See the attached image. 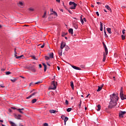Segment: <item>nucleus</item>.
<instances>
[{"label": "nucleus", "mask_w": 126, "mask_h": 126, "mask_svg": "<svg viewBox=\"0 0 126 126\" xmlns=\"http://www.w3.org/2000/svg\"><path fill=\"white\" fill-rule=\"evenodd\" d=\"M102 44L103 45L105 52H103V58L102 60V62H105L106 61V58H107V56H108V48H107L106 44H105V43L103 42Z\"/></svg>", "instance_id": "nucleus-1"}, {"label": "nucleus", "mask_w": 126, "mask_h": 126, "mask_svg": "<svg viewBox=\"0 0 126 126\" xmlns=\"http://www.w3.org/2000/svg\"><path fill=\"white\" fill-rule=\"evenodd\" d=\"M110 102H118L119 97L117 94H113V95H110Z\"/></svg>", "instance_id": "nucleus-2"}, {"label": "nucleus", "mask_w": 126, "mask_h": 126, "mask_svg": "<svg viewBox=\"0 0 126 126\" xmlns=\"http://www.w3.org/2000/svg\"><path fill=\"white\" fill-rule=\"evenodd\" d=\"M117 102L110 101L108 106V108H109V109H112V108L116 107V106H117Z\"/></svg>", "instance_id": "nucleus-3"}, {"label": "nucleus", "mask_w": 126, "mask_h": 126, "mask_svg": "<svg viewBox=\"0 0 126 126\" xmlns=\"http://www.w3.org/2000/svg\"><path fill=\"white\" fill-rule=\"evenodd\" d=\"M69 5H71L70 8L71 9H75V7H76V4L74 2L70 1L69 3Z\"/></svg>", "instance_id": "nucleus-4"}, {"label": "nucleus", "mask_w": 126, "mask_h": 126, "mask_svg": "<svg viewBox=\"0 0 126 126\" xmlns=\"http://www.w3.org/2000/svg\"><path fill=\"white\" fill-rule=\"evenodd\" d=\"M57 82H55V81H52V85L54 86L53 88L52 87L50 88V89L51 90H55L57 89Z\"/></svg>", "instance_id": "nucleus-5"}, {"label": "nucleus", "mask_w": 126, "mask_h": 126, "mask_svg": "<svg viewBox=\"0 0 126 126\" xmlns=\"http://www.w3.org/2000/svg\"><path fill=\"white\" fill-rule=\"evenodd\" d=\"M126 111H120L119 115V118H124V116H125V114H126Z\"/></svg>", "instance_id": "nucleus-6"}, {"label": "nucleus", "mask_w": 126, "mask_h": 126, "mask_svg": "<svg viewBox=\"0 0 126 126\" xmlns=\"http://www.w3.org/2000/svg\"><path fill=\"white\" fill-rule=\"evenodd\" d=\"M36 94H38V92H34V93H33V94H31L30 96L27 97V99H30V98L32 97V96H35V95H36Z\"/></svg>", "instance_id": "nucleus-7"}, {"label": "nucleus", "mask_w": 126, "mask_h": 126, "mask_svg": "<svg viewBox=\"0 0 126 126\" xmlns=\"http://www.w3.org/2000/svg\"><path fill=\"white\" fill-rule=\"evenodd\" d=\"M65 47V42H62L61 44V49L63 50Z\"/></svg>", "instance_id": "nucleus-8"}, {"label": "nucleus", "mask_w": 126, "mask_h": 126, "mask_svg": "<svg viewBox=\"0 0 126 126\" xmlns=\"http://www.w3.org/2000/svg\"><path fill=\"white\" fill-rule=\"evenodd\" d=\"M71 66L73 68H74V69H76L77 70H81V68H80L79 67L74 65H72Z\"/></svg>", "instance_id": "nucleus-9"}, {"label": "nucleus", "mask_w": 126, "mask_h": 126, "mask_svg": "<svg viewBox=\"0 0 126 126\" xmlns=\"http://www.w3.org/2000/svg\"><path fill=\"white\" fill-rule=\"evenodd\" d=\"M18 5L21 8H23V3L22 2L19 1Z\"/></svg>", "instance_id": "nucleus-10"}, {"label": "nucleus", "mask_w": 126, "mask_h": 126, "mask_svg": "<svg viewBox=\"0 0 126 126\" xmlns=\"http://www.w3.org/2000/svg\"><path fill=\"white\" fill-rule=\"evenodd\" d=\"M17 111H18V112H19V113H20L21 114H24L23 111H24V108L18 109H17Z\"/></svg>", "instance_id": "nucleus-11"}, {"label": "nucleus", "mask_w": 126, "mask_h": 126, "mask_svg": "<svg viewBox=\"0 0 126 126\" xmlns=\"http://www.w3.org/2000/svg\"><path fill=\"white\" fill-rule=\"evenodd\" d=\"M49 56V59H53L54 58V53H50L48 54Z\"/></svg>", "instance_id": "nucleus-12"}, {"label": "nucleus", "mask_w": 126, "mask_h": 126, "mask_svg": "<svg viewBox=\"0 0 126 126\" xmlns=\"http://www.w3.org/2000/svg\"><path fill=\"white\" fill-rule=\"evenodd\" d=\"M103 85H102L101 87L100 86H98V89L97 90V92H100V90H102V88H103Z\"/></svg>", "instance_id": "nucleus-13"}, {"label": "nucleus", "mask_w": 126, "mask_h": 126, "mask_svg": "<svg viewBox=\"0 0 126 126\" xmlns=\"http://www.w3.org/2000/svg\"><path fill=\"white\" fill-rule=\"evenodd\" d=\"M42 18H47V11H45L43 15L42 16Z\"/></svg>", "instance_id": "nucleus-14"}, {"label": "nucleus", "mask_w": 126, "mask_h": 126, "mask_svg": "<svg viewBox=\"0 0 126 126\" xmlns=\"http://www.w3.org/2000/svg\"><path fill=\"white\" fill-rule=\"evenodd\" d=\"M68 32L70 34H71V35H73V29H69Z\"/></svg>", "instance_id": "nucleus-15"}, {"label": "nucleus", "mask_w": 126, "mask_h": 126, "mask_svg": "<svg viewBox=\"0 0 126 126\" xmlns=\"http://www.w3.org/2000/svg\"><path fill=\"white\" fill-rule=\"evenodd\" d=\"M124 95V88L121 87L120 91V95Z\"/></svg>", "instance_id": "nucleus-16"}, {"label": "nucleus", "mask_w": 126, "mask_h": 126, "mask_svg": "<svg viewBox=\"0 0 126 126\" xmlns=\"http://www.w3.org/2000/svg\"><path fill=\"white\" fill-rule=\"evenodd\" d=\"M42 65L44 66V71H46L47 70V65L45 63H43Z\"/></svg>", "instance_id": "nucleus-17"}, {"label": "nucleus", "mask_w": 126, "mask_h": 126, "mask_svg": "<svg viewBox=\"0 0 126 126\" xmlns=\"http://www.w3.org/2000/svg\"><path fill=\"white\" fill-rule=\"evenodd\" d=\"M67 121H68V118L67 117H64V123L65 126L66 125V122H67Z\"/></svg>", "instance_id": "nucleus-18"}, {"label": "nucleus", "mask_w": 126, "mask_h": 126, "mask_svg": "<svg viewBox=\"0 0 126 126\" xmlns=\"http://www.w3.org/2000/svg\"><path fill=\"white\" fill-rule=\"evenodd\" d=\"M70 86H71V88L72 89V90H73V89H74V86L73 85V81L70 82Z\"/></svg>", "instance_id": "nucleus-19"}, {"label": "nucleus", "mask_w": 126, "mask_h": 126, "mask_svg": "<svg viewBox=\"0 0 126 126\" xmlns=\"http://www.w3.org/2000/svg\"><path fill=\"white\" fill-rule=\"evenodd\" d=\"M9 123H10L11 126H17L15 123L12 122V121H9Z\"/></svg>", "instance_id": "nucleus-20"}, {"label": "nucleus", "mask_w": 126, "mask_h": 126, "mask_svg": "<svg viewBox=\"0 0 126 126\" xmlns=\"http://www.w3.org/2000/svg\"><path fill=\"white\" fill-rule=\"evenodd\" d=\"M120 97L122 100H125L126 99V97H125V94L120 95Z\"/></svg>", "instance_id": "nucleus-21"}, {"label": "nucleus", "mask_w": 126, "mask_h": 126, "mask_svg": "<svg viewBox=\"0 0 126 126\" xmlns=\"http://www.w3.org/2000/svg\"><path fill=\"white\" fill-rule=\"evenodd\" d=\"M10 80L12 82H15V81H16V80H17V79H16L15 78H13L12 79H11Z\"/></svg>", "instance_id": "nucleus-22"}, {"label": "nucleus", "mask_w": 126, "mask_h": 126, "mask_svg": "<svg viewBox=\"0 0 126 126\" xmlns=\"http://www.w3.org/2000/svg\"><path fill=\"white\" fill-rule=\"evenodd\" d=\"M56 112L57 111L55 110H50V113L51 114H56Z\"/></svg>", "instance_id": "nucleus-23"}, {"label": "nucleus", "mask_w": 126, "mask_h": 126, "mask_svg": "<svg viewBox=\"0 0 126 126\" xmlns=\"http://www.w3.org/2000/svg\"><path fill=\"white\" fill-rule=\"evenodd\" d=\"M15 58H16V59H17V60H20V59H21V58H23V57H24L23 56V55H21V56H15Z\"/></svg>", "instance_id": "nucleus-24"}, {"label": "nucleus", "mask_w": 126, "mask_h": 126, "mask_svg": "<svg viewBox=\"0 0 126 126\" xmlns=\"http://www.w3.org/2000/svg\"><path fill=\"white\" fill-rule=\"evenodd\" d=\"M100 31H103V24L101 22H100Z\"/></svg>", "instance_id": "nucleus-25"}, {"label": "nucleus", "mask_w": 126, "mask_h": 126, "mask_svg": "<svg viewBox=\"0 0 126 126\" xmlns=\"http://www.w3.org/2000/svg\"><path fill=\"white\" fill-rule=\"evenodd\" d=\"M107 32H108L109 34H112V32L111 31V28H108L107 29Z\"/></svg>", "instance_id": "nucleus-26"}, {"label": "nucleus", "mask_w": 126, "mask_h": 126, "mask_svg": "<svg viewBox=\"0 0 126 126\" xmlns=\"http://www.w3.org/2000/svg\"><path fill=\"white\" fill-rule=\"evenodd\" d=\"M52 14H54L56 16H58V13H57L56 11H53V13H51L50 15H52Z\"/></svg>", "instance_id": "nucleus-27"}, {"label": "nucleus", "mask_w": 126, "mask_h": 126, "mask_svg": "<svg viewBox=\"0 0 126 126\" xmlns=\"http://www.w3.org/2000/svg\"><path fill=\"white\" fill-rule=\"evenodd\" d=\"M37 102V99L36 98H34L32 100V104H34V103H36Z\"/></svg>", "instance_id": "nucleus-28"}, {"label": "nucleus", "mask_w": 126, "mask_h": 126, "mask_svg": "<svg viewBox=\"0 0 126 126\" xmlns=\"http://www.w3.org/2000/svg\"><path fill=\"white\" fill-rule=\"evenodd\" d=\"M73 24L74 25V27L75 28V29H77L78 28V26H77V24H73Z\"/></svg>", "instance_id": "nucleus-29"}, {"label": "nucleus", "mask_w": 126, "mask_h": 126, "mask_svg": "<svg viewBox=\"0 0 126 126\" xmlns=\"http://www.w3.org/2000/svg\"><path fill=\"white\" fill-rule=\"evenodd\" d=\"M59 56H62L63 55V50H61L60 51H59Z\"/></svg>", "instance_id": "nucleus-30"}, {"label": "nucleus", "mask_w": 126, "mask_h": 126, "mask_svg": "<svg viewBox=\"0 0 126 126\" xmlns=\"http://www.w3.org/2000/svg\"><path fill=\"white\" fill-rule=\"evenodd\" d=\"M97 111H100V110H101V105H100V104H98V105H97Z\"/></svg>", "instance_id": "nucleus-31"}, {"label": "nucleus", "mask_w": 126, "mask_h": 126, "mask_svg": "<svg viewBox=\"0 0 126 126\" xmlns=\"http://www.w3.org/2000/svg\"><path fill=\"white\" fill-rule=\"evenodd\" d=\"M28 10H29V11L32 12V11H34V8H29L28 9Z\"/></svg>", "instance_id": "nucleus-32"}, {"label": "nucleus", "mask_w": 126, "mask_h": 126, "mask_svg": "<svg viewBox=\"0 0 126 126\" xmlns=\"http://www.w3.org/2000/svg\"><path fill=\"white\" fill-rule=\"evenodd\" d=\"M105 7L106 8H107V9L111 11V8H110V6H109V5H105Z\"/></svg>", "instance_id": "nucleus-33"}, {"label": "nucleus", "mask_w": 126, "mask_h": 126, "mask_svg": "<svg viewBox=\"0 0 126 126\" xmlns=\"http://www.w3.org/2000/svg\"><path fill=\"white\" fill-rule=\"evenodd\" d=\"M42 82H43L42 81H38L35 82L34 84H40V83H42Z\"/></svg>", "instance_id": "nucleus-34"}, {"label": "nucleus", "mask_w": 126, "mask_h": 126, "mask_svg": "<svg viewBox=\"0 0 126 126\" xmlns=\"http://www.w3.org/2000/svg\"><path fill=\"white\" fill-rule=\"evenodd\" d=\"M69 49H70L69 48V47H68V46H65V51H66V52H67V51H68V50H69Z\"/></svg>", "instance_id": "nucleus-35"}, {"label": "nucleus", "mask_w": 126, "mask_h": 126, "mask_svg": "<svg viewBox=\"0 0 126 126\" xmlns=\"http://www.w3.org/2000/svg\"><path fill=\"white\" fill-rule=\"evenodd\" d=\"M44 58L46 61H49V60H50V57L47 56H44Z\"/></svg>", "instance_id": "nucleus-36"}, {"label": "nucleus", "mask_w": 126, "mask_h": 126, "mask_svg": "<svg viewBox=\"0 0 126 126\" xmlns=\"http://www.w3.org/2000/svg\"><path fill=\"white\" fill-rule=\"evenodd\" d=\"M20 118H21V116L20 115H18L17 116L16 119H17V120H20Z\"/></svg>", "instance_id": "nucleus-37"}, {"label": "nucleus", "mask_w": 126, "mask_h": 126, "mask_svg": "<svg viewBox=\"0 0 126 126\" xmlns=\"http://www.w3.org/2000/svg\"><path fill=\"white\" fill-rule=\"evenodd\" d=\"M14 53H15V54H14L15 57H17V55H16L17 54V52H16V48L14 49Z\"/></svg>", "instance_id": "nucleus-38"}, {"label": "nucleus", "mask_w": 126, "mask_h": 126, "mask_svg": "<svg viewBox=\"0 0 126 126\" xmlns=\"http://www.w3.org/2000/svg\"><path fill=\"white\" fill-rule=\"evenodd\" d=\"M121 37H122V40H125V39H126V36L124 35V34H122Z\"/></svg>", "instance_id": "nucleus-39"}, {"label": "nucleus", "mask_w": 126, "mask_h": 126, "mask_svg": "<svg viewBox=\"0 0 126 126\" xmlns=\"http://www.w3.org/2000/svg\"><path fill=\"white\" fill-rule=\"evenodd\" d=\"M71 110H72V108H68L67 109L66 111H67V112H70V111H71Z\"/></svg>", "instance_id": "nucleus-40"}, {"label": "nucleus", "mask_w": 126, "mask_h": 126, "mask_svg": "<svg viewBox=\"0 0 126 126\" xmlns=\"http://www.w3.org/2000/svg\"><path fill=\"white\" fill-rule=\"evenodd\" d=\"M6 75H9V74H11V72H10L9 71H7V72H6Z\"/></svg>", "instance_id": "nucleus-41"}, {"label": "nucleus", "mask_w": 126, "mask_h": 126, "mask_svg": "<svg viewBox=\"0 0 126 126\" xmlns=\"http://www.w3.org/2000/svg\"><path fill=\"white\" fill-rule=\"evenodd\" d=\"M104 33L105 36L108 37V35L107 34V33H106V31H105V30L104 31Z\"/></svg>", "instance_id": "nucleus-42"}, {"label": "nucleus", "mask_w": 126, "mask_h": 126, "mask_svg": "<svg viewBox=\"0 0 126 126\" xmlns=\"http://www.w3.org/2000/svg\"><path fill=\"white\" fill-rule=\"evenodd\" d=\"M32 72H36V69L35 68H33L32 69Z\"/></svg>", "instance_id": "nucleus-43"}, {"label": "nucleus", "mask_w": 126, "mask_h": 126, "mask_svg": "<svg viewBox=\"0 0 126 126\" xmlns=\"http://www.w3.org/2000/svg\"><path fill=\"white\" fill-rule=\"evenodd\" d=\"M0 87H1L2 88H4V87H5L4 86H3V84H0Z\"/></svg>", "instance_id": "nucleus-44"}, {"label": "nucleus", "mask_w": 126, "mask_h": 126, "mask_svg": "<svg viewBox=\"0 0 126 126\" xmlns=\"http://www.w3.org/2000/svg\"><path fill=\"white\" fill-rule=\"evenodd\" d=\"M44 47H45L44 43H43V45L40 46V48H44Z\"/></svg>", "instance_id": "nucleus-45"}, {"label": "nucleus", "mask_w": 126, "mask_h": 126, "mask_svg": "<svg viewBox=\"0 0 126 126\" xmlns=\"http://www.w3.org/2000/svg\"><path fill=\"white\" fill-rule=\"evenodd\" d=\"M49 126V125H48V124H47V123H44L43 124V126Z\"/></svg>", "instance_id": "nucleus-46"}, {"label": "nucleus", "mask_w": 126, "mask_h": 126, "mask_svg": "<svg viewBox=\"0 0 126 126\" xmlns=\"http://www.w3.org/2000/svg\"><path fill=\"white\" fill-rule=\"evenodd\" d=\"M65 104L66 105H68V101L67 100H65Z\"/></svg>", "instance_id": "nucleus-47"}, {"label": "nucleus", "mask_w": 126, "mask_h": 126, "mask_svg": "<svg viewBox=\"0 0 126 126\" xmlns=\"http://www.w3.org/2000/svg\"><path fill=\"white\" fill-rule=\"evenodd\" d=\"M11 108L12 109V110H17V109H16V108L13 107H12Z\"/></svg>", "instance_id": "nucleus-48"}, {"label": "nucleus", "mask_w": 126, "mask_h": 126, "mask_svg": "<svg viewBox=\"0 0 126 126\" xmlns=\"http://www.w3.org/2000/svg\"><path fill=\"white\" fill-rule=\"evenodd\" d=\"M126 32V30H123V31H122V33H123V34H125V32Z\"/></svg>", "instance_id": "nucleus-49"}, {"label": "nucleus", "mask_w": 126, "mask_h": 126, "mask_svg": "<svg viewBox=\"0 0 126 126\" xmlns=\"http://www.w3.org/2000/svg\"><path fill=\"white\" fill-rule=\"evenodd\" d=\"M81 22L82 24H83V23H84V21H83V20L82 19H81Z\"/></svg>", "instance_id": "nucleus-50"}, {"label": "nucleus", "mask_w": 126, "mask_h": 126, "mask_svg": "<svg viewBox=\"0 0 126 126\" xmlns=\"http://www.w3.org/2000/svg\"><path fill=\"white\" fill-rule=\"evenodd\" d=\"M68 12H69V13H70V14H72V12H71V11H70V10H68Z\"/></svg>", "instance_id": "nucleus-51"}, {"label": "nucleus", "mask_w": 126, "mask_h": 126, "mask_svg": "<svg viewBox=\"0 0 126 126\" xmlns=\"http://www.w3.org/2000/svg\"><path fill=\"white\" fill-rule=\"evenodd\" d=\"M96 14L97 16H99V12H96Z\"/></svg>", "instance_id": "nucleus-52"}, {"label": "nucleus", "mask_w": 126, "mask_h": 126, "mask_svg": "<svg viewBox=\"0 0 126 126\" xmlns=\"http://www.w3.org/2000/svg\"><path fill=\"white\" fill-rule=\"evenodd\" d=\"M32 58L33 60H36V57H35V56H32Z\"/></svg>", "instance_id": "nucleus-53"}, {"label": "nucleus", "mask_w": 126, "mask_h": 126, "mask_svg": "<svg viewBox=\"0 0 126 126\" xmlns=\"http://www.w3.org/2000/svg\"><path fill=\"white\" fill-rule=\"evenodd\" d=\"M39 68H41L42 67V64H39Z\"/></svg>", "instance_id": "nucleus-54"}, {"label": "nucleus", "mask_w": 126, "mask_h": 126, "mask_svg": "<svg viewBox=\"0 0 126 126\" xmlns=\"http://www.w3.org/2000/svg\"><path fill=\"white\" fill-rule=\"evenodd\" d=\"M56 1H57V2H60L61 0H56Z\"/></svg>", "instance_id": "nucleus-55"}, {"label": "nucleus", "mask_w": 126, "mask_h": 126, "mask_svg": "<svg viewBox=\"0 0 126 126\" xmlns=\"http://www.w3.org/2000/svg\"><path fill=\"white\" fill-rule=\"evenodd\" d=\"M83 20H84V21H85V22H86V19L85 18H83Z\"/></svg>", "instance_id": "nucleus-56"}, {"label": "nucleus", "mask_w": 126, "mask_h": 126, "mask_svg": "<svg viewBox=\"0 0 126 126\" xmlns=\"http://www.w3.org/2000/svg\"><path fill=\"white\" fill-rule=\"evenodd\" d=\"M79 108L80 109V108H81V104H79Z\"/></svg>", "instance_id": "nucleus-57"}, {"label": "nucleus", "mask_w": 126, "mask_h": 126, "mask_svg": "<svg viewBox=\"0 0 126 126\" xmlns=\"http://www.w3.org/2000/svg\"><path fill=\"white\" fill-rule=\"evenodd\" d=\"M57 68H58V70H60V69H61V68H60L59 66H57Z\"/></svg>", "instance_id": "nucleus-58"}, {"label": "nucleus", "mask_w": 126, "mask_h": 126, "mask_svg": "<svg viewBox=\"0 0 126 126\" xmlns=\"http://www.w3.org/2000/svg\"><path fill=\"white\" fill-rule=\"evenodd\" d=\"M96 3H97V4H101V3L99 2H97Z\"/></svg>", "instance_id": "nucleus-59"}, {"label": "nucleus", "mask_w": 126, "mask_h": 126, "mask_svg": "<svg viewBox=\"0 0 126 126\" xmlns=\"http://www.w3.org/2000/svg\"><path fill=\"white\" fill-rule=\"evenodd\" d=\"M0 123H3V120H0Z\"/></svg>", "instance_id": "nucleus-60"}, {"label": "nucleus", "mask_w": 126, "mask_h": 126, "mask_svg": "<svg viewBox=\"0 0 126 126\" xmlns=\"http://www.w3.org/2000/svg\"><path fill=\"white\" fill-rule=\"evenodd\" d=\"M61 118H62V119H63V118H64V116H62L61 117Z\"/></svg>", "instance_id": "nucleus-61"}, {"label": "nucleus", "mask_w": 126, "mask_h": 126, "mask_svg": "<svg viewBox=\"0 0 126 126\" xmlns=\"http://www.w3.org/2000/svg\"><path fill=\"white\" fill-rule=\"evenodd\" d=\"M104 11L105 12H107V10H106V9H104Z\"/></svg>", "instance_id": "nucleus-62"}, {"label": "nucleus", "mask_w": 126, "mask_h": 126, "mask_svg": "<svg viewBox=\"0 0 126 126\" xmlns=\"http://www.w3.org/2000/svg\"><path fill=\"white\" fill-rule=\"evenodd\" d=\"M20 77H21L22 78H24V77H23L22 76H20Z\"/></svg>", "instance_id": "nucleus-63"}, {"label": "nucleus", "mask_w": 126, "mask_h": 126, "mask_svg": "<svg viewBox=\"0 0 126 126\" xmlns=\"http://www.w3.org/2000/svg\"><path fill=\"white\" fill-rule=\"evenodd\" d=\"M1 126H5L3 125V124H1Z\"/></svg>", "instance_id": "nucleus-64"}]
</instances>
